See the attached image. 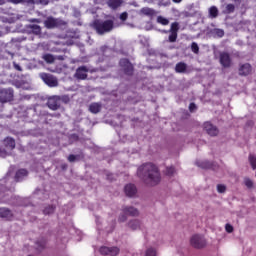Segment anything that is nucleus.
Masks as SVG:
<instances>
[{"mask_svg": "<svg viewBox=\"0 0 256 256\" xmlns=\"http://www.w3.org/2000/svg\"><path fill=\"white\" fill-rule=\"evenodd\" d=\"M249 161L252 169H256V156L253 154H250Z\"/></svg>", "mask_w": 256, "mask_h": 256, "instance_id": "obj_36", "label": "nucleus"}, {"mask_svg": "<svg viewBox=\"0 0 256 256\" xmlns=\"http://www.w3.org/2000/svg\"><path fill=\"white\" fill-rule=\"evenodd\" d=\"M123 213L124 214L119 217V221H121V223L127 221V215L137 217V215H139V210H137L135 207H125L123 208Z\"/></svg>", "mask_w": 256, "mask_h": 256, "instance_id": "obj_5", "label": "nucleus"}, {"mask_svg": "<svg viewBox=\"0 0 256 256\" xmlns=\"http://www.w3.org/2000/svg\"><path fill=\"white\" fill-rule=\"evenodd\" d=\"M40 77L48 87H57V85H59L57 78L51 74L42 73Z\"/></svg>", "mask_w": 256, "mask_h": 256, "instance_id": "obj_6", "label": "nucleus"}, {"mask_svg": "<svg viewBox=\"0 0 256 256\" xmlns=\"http://www.w3.org/2000/svg\"><path fill=\"white\" fill-rule=\"evenodd\" d=\"M107 5L110 9H118L120 5H123V0H108Z\"/></svg>", "mask_w": 256, "mask_h": 256, "instance_id": "obj_23", "label": "nucleus"}, {"mask_svg": "<svg viewBox=\"0 0 256 256\" xmlns=\"http://www.w3.org/2000/svg\"><path fill=\"white\" fill-rule=\"evenodd\" d=\"M44 25L46 29H55V27H59V25H61V20L53 17H48L44 21Z\"/></svg>", "mask_w": 256, "mask_h": 256, "instance_id": "obj_11", "label": "nucleus"}, {"mask_svg": "<svg viewBox=\"0 0 256 256\" xmlns=\"http://www.w3.org/2000/svg\"><path fill=\"white\" fill-rule=\"evenodd\" d=\"M191 50L197 55V53H199V45L196 42H193L191 45Z\"/></svg>", "mask_w": 256, "mask_h": 256, "instance_id": "obj_38", "label": "nucleus"}, {"mask_svg": "<svg viewBox=\"0 0 256 256\" xmlns=\"http://www.w3.org/2000/svg\"><path fill=\"white\" fill-rule=\"evenodd\" d=\"M127 197H134L137 194V188L133 184H127L124 188Z\"/></svg>", "mask_w": 256, "mask_h": 256, "instance_id": "obj_17", "label": "nucleus"}, {"mask_svg": "<svg viewBox=\"0 0 256 256\" xmlns=\"http://www.w3.org/2000/svg\"><path fill=\"white\" fill-rule=\"evenodd\" d=\"M157 22L160 23V25H169V20L163 16H158Z\"/></svg>", "mask_w": 256, "mask_h": 256, "instance_id": "obj_35", "label": "nucleus"}, {"mask_svg": "<svg viewBox=\"0 0 256 256\" xmlns=\"http://www.w3.org/2000/svg\"><path fill=\"white\" fill-rule=\"evenodd\" d=\"M217 191H218V193H225V191H227V187H225V185H223V184H219L217 186Z\"/></svg>", "mask_w": 256, "mask_h": 256, "instance_id": "obj_40", "label": "nucleus"}, {"mask_svg": "<svg viewBox=\"0 0 256 256\" xmlns=\"http://www.w3.org/2000/svg\"><path fill=\"white\" fill-rule=\"evenodd\" d=\"M0 5H5V0H0Z\"/></svg>", "mask_w": 256, "mask_h": 256, "instance_id": "obj_52", "label": "nucleus"}, {"mask_svg": "<svg viewBox=\"0 0 256 256\" xmlns=\"http://www.w3.org/2000/svg\"><path fill=\"white\" fill-rule=\"evenodd\" d=\"M128 227L132 229V231H137V229H141V222L137 219L131 220L128 223Z\"/></svg>", "mask_w": 256, "mask_h": 256, "instance_id": "obj_22", "label": "nucleus"}, {"mask_svg": "<svg viewBox=\"0 0 256 256\" xmlns=\"http://www.w3.org/2000/svg\"><path fill=\"white\" fill-rule=\"evenodd\" d=\"M235 11V5L233 4H228L226 5V8L224 10V13H226L227 15L233 13Z\"/></svg>", "mask_w": 256, "mask_h": 256, "instance_id": "obj_33", "label": "nucleus"}, {"mask_svg": "<svg viewBox=\"0 0 256 256\" xmlns=\"http://www.w3.org/2000/svg\"><path fill=\"white\" fill-rule=\"evenodd\" d=\"M174 174H175V168L173 166L166 168V175H168V177H171V175H174Z\"/></svg>", "mask_w": 256, "mask_h": 256, "instance_id": "obj_37", "label": "nucleus"}, {"mask_svg": "<svg viewBox=\"0 0 256 256\" xmlns=\"http://www.w3.org/2000/svg\"><path fill=\"white\" fill-rule=\"evenodd\" d=\"M90 113L97 114L99 111H101V104L100 103H92L89 106Z\"/></svg>", "mask_w": 256, "mask_h": 256, "instance_id": "obj_26", "label": "nucleus"}, {"mask_svg": "<svg viewBox=\"0 0 256 256\" xmlns=\"http://www.w3.org/2000/svg\"><path fill=\"white\" fill-rule=\"evenodd\" d=\"M37 245H38V247H37L38 249H43V247H45V242H42L40 244L38 242Z\"/></svg>", "mask_w": 256, "mask_h": 256, "instance_id": "obj_48", "label": "nucleus"}, {"mask_svg": "<svg viewBox=\"0 0 256 256\" xmlns=\"http://www.w3.org/2000/svg\"><path fill=\"white\" fill-rule=\"evenodd\" d=\"M251 71V65L249 63H246L240 66L239 75H243L244 77H246V75H251Z\"/></svg>", "mask_w": 256, "mask_h": 256, "instance_id": "obj_18", "label": "nucleus"}, {"mask_svg": "<svg viewBox=\"0 0 256 256\" xmlns=\"http://www.w3.org/2000/svg\"><path fill=\"white\" fill-rule=\"evenodd\" d=\"M127 17H128L127 12H123L122 14H120L121 21H127Z\"/></svg>", "mask_w": 256, "mask_h": 256, "instance_id": "obj_43", "label": "nucleus"}, {"mask_svg": "<svg viewBox=\"0 0 256 256\" xmlns=\"http://www.w3.org/2000/svg\"><path fill=\"white\" fill-rule=\"evenodd\" d=\"M243 183L248 189H253V180L250 178L245 177Z\"/></svg>", "mask_w": 256, "mask_h": 256, "instance_id": "obj_34", "label": "nucleus"}, {"mask_svg": "<svg viewBox=\"0 0 256 256\" xmlns=\"http://www.w3.org/2000/svg\"><path fill=\"white\" fill-rule=\"evenodd\" d=\"M14 19L21 20L23 19V15L17 14L16 17H14Z\"/></svg>", "mask_w": 256, "mask_h": 256, "instance_id": "obj_49", "label": "nucleus"}, {"mask_svg": "<svg viewBox=\"0 0 256 256\" xmlns=\"http://www.w3.org/2000/svg\"><path fill=\"white\" fill-rule=\"evenodd\" d=\"M8 53V55H10L11 57H13V53H11V52H7Z\"/></svg>", "mask_w": 256, "mask_h": 256, "instance_id": "obj_54", "label": "nucleus"}, {"mask_svg": "<svg viewBox=\"0 0 256 256\" xmlns=\"http://www.w3.org/2000/svg\"><path fill=\"white\" fill-rule=\"evenodd\" d=\"M27 175L28 172L25 169H20L16 172L15 181H23Z\"/></svg>", "mask_w": 256, "mask_h": 256, "instance_id": "obj_21", "label": "nucleus"}, {"mask_svg": "<svg viewBox=\"0 0 256 256\" xmlns=\"http://www.w3.org/2000/svg\"><path fill=\"white\" fill-rule=\"evenodd\" d=\"M44 215H51L52 213H55V206L51 205V206H47L44 210H43Z\"/></svg>", "mask_w": 256, "mask_h": 256, "instance_id": "obj_31", "label": "nucleus"}, {"mask_svg": "<svg viewBox=\"0 0 256 256\" xmlns=\"http://www.w3.org/2000/svg\"><path fill=\"white\" fill-rule=\"evenodd\" d=\"M189 109H190L191 112H193V111H195L197 109V105H195V103H191L189 105Z\"/></svg>", "mask_w": 256, "mask_h": 256, "instance_id": "obj_44", "label": "nucleus"}, {"mask_svg": "<svg viewBox=\"0 0 256 256\" xmlns=\"http://www.w3.org/2000/svg\"><path fill=\"white\" fill-rule=\"evenodd\" d=\"M93 27L98 35H105V33L113 31L115 25L112 20H96L93 23Z\"/></svg>", "mask_w": 256, "mask_h": 256, "instance_id": "obj_2", "label": "nucleus"}, {"mask_svg": "<svg viewBox=\"0 0 256 256\" xmlns=\"http://www.w3.org/2000/svg\"><path fill=\"white\" fill-rule=\"evenodd\" d=\"M0 101L1 103L13 101V89L8 88L0 90Z\"/></svg>", "mask_w": 256, "mask_h": 256, "instance_id": "obj_9", "label": "nucleus"}, {"mask_svg": "<svg viewBox=\"0 0 256 256\" xmlns=\"http://www.w3.org/2000/svg\"><path fill=\"white\" fill-rule=\"evenodd\" d=\"M137 174L139 177H147V183L151 186L158 185L161 182V174L154 164L147 163L140 166Z\"/></svg>", "mask_w": 256, "mask_h": 256, "instance_id": "obj_1", "label": "nucleus"}, {"mask_svg": "<svg viewBox=\"0 0 256 256\" xmlns=\"http://www.w3.org/2000/svg\"><path fill=\"white\" fill-rule=\"evenodd\" d=\"M102 51H103V53H105V51H111V49H109L107 47H102Z\"/></svg>", "mask_w": 256, "mask_h": 256, "instance_id": "obj_50", "label": "nucleus"}, {"mask_svg": "<svg viewBox=\"0 0 256 256\" xmlns=\"http://www.w3.org/2000/svg\"><path fill=\"white\" fill-rule=\"evenodd\" d=\"M13 214L11 213V210L7 208H0V217L3 219H11Z\"/></svg>", "mask_w": 256, "mask_h": 256, "instance_id": "obj_24", "label": "nucleus"}, {"mask_svg": "<svg viewBox=\"0 0 256 256\" xmlns=\"http://www.w3.org/2000/svg\"><path fill=\"white\" fill-rule=\"evenodd\" d=\"M202 167H204V169H209V165H202Z\"/></svg>", "mask_w": 256, "mask_h": 256, "instance_id": "obj_53", "label": "nucleus"}, {"mask_svg": "<svg viewBox=\"0 0 256 256\" xmlns=\"http://www.w3.org/2000/svg\"><path fill=\"white\" fill-rule=\"evenodd\" d=\"M213 37H223L225 35V31L223 29L215 28L211 31Z\"/></svg>", "mask_w": 256, "mask_h": 256, "instance_id": "obj_29", "label": "nucleus"}, {"mask_svg": "<svg viewBox=\"0 0 256 256\" xmlns=\"http://www.w3.org/2000/svg\"><path fill=\"white\" fill-rule=\"evenodd\" d=\"M29 23H41V19L32 18V19H29Z\"/></svg>", "mask_w": 256, "mask_h": 256, "instance_id": "obj_45", "label": "nucleus"}, {"mask_svg": "<svg viewBox=\"0 0 256 256\" xmlns=\"http://www.w3.org/2000/svg\"><path fill=\"white\" fill-rule=\"evenodd\" d=\"M44 61H46V63H53V61H55V59H58L59 61H63V59H65V57L59 55V56H53L51 54H45L43 56Z\"/></svg>", "mask_w": 256, "mask_h": 256, "instance_id": "obj_20", "label": "nucleus"}, {"mask_svg": "<svg viewBox=\"0 0 256 256\" xmlns=\"http://www.w3.org/2000/svg\"><path fill=\"white\" fill-rule=\"evenodd\" d=\"M175 71L176 73H185L187 71V64L183 62L176 64Z\"/></svg>", "mask_w": 256, "mask_h": 256, "instance_id": "obj_28", "label": "nucleus"}, {"mask_svg": "<svg viewBox=\"0 0 256 256\" xmlns=\"http://www.w3.org/2000/svg\"><path fill=\"white\" fill-rule=\"evenodd\" d=\"M89 69L85 66H81L76 70L75 77L76 79H87V73Z\"/></svg>", "mask_w": 256, "mask_h": 256, "instance_id": "obj_15", "label": "nucleus"}, {"mask_svg": "<svg viewBox=\"0 0 256 256\" xmlns=\"http://www.w3.org/2000/svg\"><path fill=\"white\" fill-rule=\"evenodd\" d=\"M28 29L34 33V35H41V26L37 24H30L28 25Z\"/></svg>", "mask_w": 256, "mask_h": 256, "instance_id": "obj_25", "label": "nucleus"}, {"mask_svg": "<svg viewBox=\"0 0 256 256\" xmlns=\"http://www.w3.org/2000/svg\"><path fill=\"white\" fill-rule=\"evenodd\" d=\"M17 87H19L20 89H25L26 91H29V89H31V84L29 83V81L27 82L21 81L18 83Z\"/></svg>", "mask_w": 256, "mask_h": 256, "instance_id": "obj_30", "label": "nucleus"}, {"mask_svg": "<svg viewBox=\"0 0 256 256\" xmlns=\"http://www.w3.org/2000/svg\"><path fill=\"white\" fill-rule=\"evenodd\" d=\"M145 256H157V250L153 247H149L145 252Z\"/></svg>", "mask_w": 256, "mask_h": 256, "instance_id": "obj_32", "label": "nucleus"}, {"mask_svg": "<svg viewBox=\"0 0 256 256\" xmlns=\"http://www.w3.org/2000/svg\"><path fill=\"white\" fill-rule=\"evenodd\" d=\"M13 67H14V69H16V71H21L22 69H21V66L19 65V64H17V63H13Z\"/></svg>", "mask_w": 256, "mask_h": 256, "instance_id": "obj_46", "label": "nucleus"}, {"mask_svg": "<svg viewBox=\"0 0 256 256\" xmlns=\"http://www.w3.org/2000/svg\"><path fill=\"white\" fill-rule=\"evenodd\" d=\"M190 243L192 247H195V249H203V247L207 245V241L205 240V237L198 234L191 237Z\"/></svg>", "mask_w": 256, "mask_h": 256, "instance_id": "obj_4", "label": "nucleus"}, {"mask_svg": "<svg viewBox=\"0 0 256 256\" xmlns=\"http://www.w3.org/2000/svg\"><path fill=\"white\" fill-rule=\"evenodd\" d=\"M36 5H49V0H35Z\"/></svg>", "mask_w": 256, "mask_h": 256, "instance_id": "obj_41", "label": "nucleus"}, {"mask_svg": "<svg viewBox=\"0 0 256 256\" xmlns=\"http://www.w3.org/2000/svg\"><path fill=\"white\" fill-rule=\"evenodd\" d=\"M220 63L222 67H231V57L225 52L221 53Z\"/></svg>", "mask_w": 256, "mask_h": 256, "instance_id": "obj_16", "label": "nucleus"}, {"mask_svg": "<svg viewBox=\"0 0 256 256\" xmlns=\"http://www.w3.org/2000/svg\"><path fill=\"white\" fill-rule=\"evenodd\" d=\"M141 13H143L144 15H151L153 13V9H151V8H142Z\"/></svg>", "mask_w": 256, "mask_h": 256, "instance_id": "obj_39", "label": "nucleus"}, {"mask_svg": "<svg viewBox=\"0 0 256 256\" xmlns=\"http://www.w3.org/2000/svg\"><path fill=\"white\" fill-rule=\"evenodd\" d=\"M120 66L123 68L127 75L133 74V64L130 63L128 59H121Z\"/></svg>", "mask_w": 256, "mask_h": 256, "instance_id": "obj_13", "label": "nucleus"}, {"mask_svg": "<svg viewBox=\"0 0 256 256\" xmlns=\"http://www.w3.org/2000/svg\"><path fill=\"white\" fill-rule=\"evenodd\" d=\"M100 253L101 255H111V256H115V255H119V248L117 247H107V246H102L100 248Z\"/></svg>", "mask_w": 256, "mask_h": 256, "instance_id": "obj_12", "label": "nucleus"}, {"mask_svg": "<svg viewBox=\"0 0 256 256\" xmlns=\"http://www.w3.org/2000/svg\"><path fill=\"white\" fill-rule=\"evenodd\" d=\"M174 3H181L182 0H172Z\"/></svg>", "mask_w": 256, "mask_h": 256, "instance_id": "obj_51", "label": "nucleus"}, {"mask_svg": "<svg viewBox=\"0 0 256 256\" xmlns=\"http://www.w3.org/2000/svg\"><path fill=\"white\" fill-rule=\"evenodd\" d=\"M13 149H15V140L11 137L5 138L3 141V146L0 148V157H7L10 155Z\"/></svg>", "mask_w": 256, "mask_h": 256, "instance_id": "obj_3", "label": "nucleus"}, {"mask_svg": "<svg viewBox=\"0 0 256 256\" xmlns=\"http://www.w3.org/2000/svg\"><path fill=\"white\" fill-rule=\"evenodd\" d=\"M204 129L208 135H211V137H215L216 135H219V130L216 126L211 124V122L204 123Z\"/></svg>", "mask_w": 256, "mask_h": 256, "instance_id": "obj_14", "label": "nucleus"}, {"mask_svg": "<svg viewBox=\"0 0 256 256\" xmlns=\"http://www.w3.org/2000/svg\"><path fill=\"white\" fill-rule=\"evenodd\" d=\"M225 230H226L227 233H233V225L226 224L225 225Z\"/></svg>", "mask_w": 256, "mask_h": 256, "instance_id": "obj_42", "label": "nucleus"}, {"mask_svg": "<svg viewBox=\"0 0 256 256\" xmlns=\"http://www.w3.org/2000/svg\"><path fill=\"white\" fill-rule=\"evenodd\" d=\"M179 31V23L174 22L171 24V28L169 31H163V33H170L168 37L169 43H175L177 41V33Z\"/></svg>", "mask_w": 256, "mask_h": 256, "instance_id": "obj_7", "label": "nucleus"}, {"mask_svg": "<svg viewBox=\"0 0 256 256\" xmlns=\"http://www.w3.org/2000/svg\"><path fill=\"white\" fill-rule=\"evenodd\" d=\"M12 5H35V0H7Z\"/></svg>", "mask_w": 256, "mask_h": 256, "instance_id": "obj_19", "label": "nucleus"}, {"mask_svg": "<svg viewBox=\"0 0 256 256\" xmlns=\"http://www.w3.org/2000/svg\"><path fill=\"white\" fill-rule=\"evenodd\" d=\"M47 105L52 111H57L61 107V98L59 96H52L48 99Z\"/></svg>", "mask_w": 256, "mask_h": 256, "instance_id": "obj_10", "label": "nucleus"}, {"mask_svg": "<svg viewBox=\"0 0 256 256\" xmlns=\"http://www.w3.org/2000/svg\"><path fill=\"white\" fill-rule=\"evenodd\" d=\"M75 159H76V156H75V155H70V156L68 157V161H70V163H73V161H75Z\"/></svg>", "mask_w": 256, "mask_h": 256, "instance_id": "obj_47", "label": "nucleus"}, {"mask_svg": "<svg viewBox=\"0 0 256 256\" xmlns=\"http://www.w3.org/2000/svg\"><path fill=\"white\" fill-rule=\"evenodd\" d=\"M218 16H219V9H217V7H215V6H211L209 8V17L211 19H216V17H218Z\"/></svg>", "mask_w": 256, "mask_h": 256, "instance_id": "obj_27", "label": "nucleus"}, {"mask_svg": "<svg viewBox=\"0 0 256 256\" xmlns=\"http://www.w3.org/2000/svg\"><path fill=\"white\" fill-rule=\"evenodd\" d=\"M11 183H13V172L9 170L6 176L0 180V190L3 191V189H9Z\"/></svg>", "mask_w": 256, "mask_h": 256, "instance_id": "obj_8", "label": "nucleus"}]
</instances>
